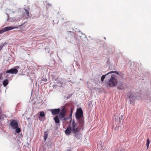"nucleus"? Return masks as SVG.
Instances as JSON below:
<instances>
[{"label": "nucleus", "mask_w": 151, "mask_h": 151, "mask_svg": "<svg viewBox=\"0 0 151 151\" xmlns=\"http://www.w3.org/2000/svg\"><path fill=\"white\" fill-rule=\"evenodd\" d=\"M76 119L78 120L80 125L82 127L84 123V119L83 117V112L81 108L77 109L76 114Z\"/></svg>", "instance_id": "f257e3e1"}, {"label": "nucleus", "mask_w": 151, "mask_h": 151, "mask_svg": "<svg viewBox=\"0 0 151 151\" xmlns=\"http://www.w3.org/2000/svg\"><path fill=\"white\" fill-rule=\"evenodd\" d=\"M70 126L71 127L72 132L73 133L76 134L81 129V128L79 127L78 125L76 122L74 120L73 121Z\"/></svg>", "instance_id": "f03ea898"}, {"label": "nucleus", "mask_w": 151, "mask_h": 151, "mask_svg": "<svg viewBox=\"0 0 151 151\" xmlns=\"http://www.w3.org/2000/svg\"><path fill=\"white\" fill-rule=\"evenodd\" d=\"M114 75H112L110 78L108 83L109 86L113 87L115 86L117 83V80L115 78Z\"/></svg>", "instance_id": "7ed1b4c3"}, {"label": "nucleus", "mask_w": 151, "mask_h": 151, "mask_svg": "<svg viewBox=\"0 0 151 151\" xmlns=\"http://www.w3.org/2000/svg\"><path fill=\"white\" fill-rule=\"evenodd\" d=\"M17 27L9 26L5 27L3 29L0 30V34L3 33L4 32L12 30L14 29L17 28Z\"/></svg>", "instance_id": "20e7f679"}, {"label": "nucleus", "mask_w": 151, "mask_h": 151, "mask_svg": "<svg viewBox=\"0 0 151 151\" xmlns=\"http://www.w3.org/2000/svg\"><path fill=\"white\" fill-rule=\"evenodd\" d=\"M66 111L65 109L63 107L61 109V111H60L59 113V117L60 119H62L65 116L66 114Z\"/></svg>", "instance_id": "39448f33"}, {"label": "nucleus", "mask_w": 151, "mask_h": 151, "mask_svg": "<svg viewBox=\"0 0 151 151\" xmlns=\"http://www.w3.org/2000/svg\"><path fill=\"white\" fill-rule=\"evenodd\" d=\"M60 109L59 108L51 109L50 111L52 115H57L60 112Z\"/></svg>", "instance_id": "423d86ee"}, {"label": "nucleus", "mask_w": 151, "mask_h": 151, "mask_svg": "<svg viewBox=\"0 0 151 151\" xmlns=\"http://www.w3.org/2000/svg\"><path fill=\"white\" fill-rule=\"evenodd\" d=\"M18 72V70L15 68H12L6 71V73L16 74Z\"/></svg>", "instance_id": "0eeeda50"}, {"label": "nucleus", "mask_w": 151, "mask_h": 151, "mask_svg": "<svg viewBox=\"0 0 151 151\" xmlns=\"http://www.w3.org/2000/svg\"><path fill=\"white\" fill-rule=\"evenodd\" d=\"M11 126L14 129L15 128L17 127L18 126V124L17 122L15 120H13L11 121L10 123Z\"/></svg>", "instance_id": "6e6552de"}, {"label": "nucleus", "mask_w": 151, "mask_h": 151, "mask_svg": "<svg viewBox=\"0 0 151 151\" xmlns=\"http://www.w3.org/2000/svg\"><path fill=\"white\" fill-rule=\"evenodd\" d=\"M71 132H72L71 127L69 126L67 128L65 132L67 135H68L70 134Z\"/></svg>", "instance_id": "1a4fd4ad"}, {"label": "nucleus", "mask_w": 151, "mask_h": 151, "mask_svg": "<svg viewBox=\"0 0 151 151\" xmlns=\"http://www.w3.org/2000/svg\"><path fill=\"white\" fill-rule=\"evenodd\" d=\"M117 88L119 90H124L125 89L124 86L121 82H119L118 83L117 86Z\"/></svg>", "instance_id": "9d476101"}, {"label": "nucleus", "mask_w": 151, "mask_h": 151, "mask_svg": "<svg viewBox=\"0 0 151 151\" xmlns=\"http://www.w3.org/2000/svg\"><path fill=\"white\" fill-rule=\"evenodd\" d=\"M54 119L56 123L60 124V120L58 116L57 115L55 117H54Z\"/></svg>", "instance_id": "9b49d317"}, {"label": "nucleus", "mask_w": 151, "mask_h": 151, "mask_svg": "<svg viewBox=\"0 0 151 151\" xmlns=\"http://www.w3.org/2000/svg\"><path fill=\"white\" fill-rule=\"evenodd\" d=\"M9 81L7 79L4 80L3 83V84L4 86L6 87L7 85L8 84Z\"/></svg>", "instance_id": "f8f14e48"}, {"label": "nucleus", "mask_w": 151, "mask_h": 151, "mask_svg": "<svg viewBox=\"0 0 151 151\" xmlns=\"http://www.w3.org/2000/svg\"><path fill=\"white\" fill-rule=\"evenodd\" d=\"M48 135V132H45L44 133V138L45 141L46 140Z\"/></svg>", "instance_id": "ddd939ff"}, {"label": "nucleus", "mask_w": 151, "mask_h": 151, "mask_svg": "<svg viewBox=\"0 0 151 151\" xmlns=\"http://www.w3.org/2000/svg\"><path fill=\"white\" fill-rule=\"evenodd\" d=\"M24 10H25V12L24 13V14L28 17H30L29 15V11L26 9H24Z\"/></svg>", "instance_id": "4468645a"}, {"label": "nucleus", "mask_w": 151, "mask_h": 151, "mask_svg": "<svg viewBox=\"0 0 151 151\" xmlns=\"http://www.w3.org/2000/svg\"><path fill=\"white\" fill-rule=\"evenodd\" d=\"M40 116L42 117H44L45 116V114L44 111H41L40 112Z\"/></svg>", "instance_id": "2eb2a0df"}, {"label": "nucleus", "mask_w": 151, "mask_h": 151, "mask_svg": "<svg viewBox=\"0 0 151 151\" xmlns=\"http://www.w3.org/2000/svg\"><path fill=\"white\" fill-rule=\"evenodd\" d=\"M150 143V140L149 139H147V142H146V146H147V149H148L149 148V144Z\"/></svg>", "instance_id": "dca6fc26"}, {"label": "nucleus", "mask_w": 151, "mask_h": 151, "mask_svg": "<svg viewBox=\"0 0 151 151\" xmlns=\"http://www.w3.org/2000/svg\"><path fill=\"white\" fill-rule=\"evenodd\" d=\"M16 129V132L17 133H19L21 131V129L20 128H19L18 127H17L15 128Z\"/></svg>", "instance_id": "f3484780"}, {"label": "nucleus", "mask_w": 151, "mask_h": 151, "mask_svg": "<svg viewBox=\"0 0 151 151\" xmlns=\"http://www.w3.org/2000/svg\"><path fill=\"white\" fill-rule=\"evenodd\" d=\"M75 137L78 139H80L81 138V134H76Z\"/></svg>", "instance_id": "a211bd4d"}, {"label": "nucleus", "mask_w": 151, "mask_h": 151, "mask_svg": "<svg viewBox=\"0 0 151 151\" xmlns=\"http://www.w3.org/2000/svg\"><path fill=\"white\" fill-rule=\"evenodd\" d=\"M107 75V74H106L105 75H103L101 76V80L102 82H103L104 79H105V78L106 76Z\"/></svg>", "instance_id": "6ab92c4d"}, {"label": "nucleus", "mask_w": 151, "mask_h": 151, "mask_svg": "<svg viewBox=\"0 0 151 151\" xmlns=\"http://www.w3.org/2000/svg\"><path fill=\"white\" fill-rule=\"evenodd\" d=\"M115 73L116 74H118V72L117 71H111L108 73H107V74H108L109 73Z\"/></svg>", "instance_id": "aec40b11"}, {"label": "nucleus", "mask_w": 151, "mask_h": 151, "mask_svg": "<svg viewBox=\"0 0 151 151\" xmlns=\"http://www.w3.org/2000/svg\"><path fill=\"white\" fill-rule=\"evenodd\" d=\"M64 119H63L64 121H66L68 120V118L67 117H65L63 118Z\"/></svg>", "instance_id": "412c9836"}, {"label": "nucleus", "mask_w": 151, "mask_h": 151, "mask_svg": "<svg viewBox=\"0 0 151 151\" xmlns=\"http://www.w3.org/2000/svg\"><path fill=\"white\" fill-rule=\"evenodd\" d=\"M132 97H131V96H129V98L130 99V101L131 104V100Z\"/></svg>", "instance_id": "4be33fe9"}, {"label": "nucleus", "mask_w": 151, "mask_h": 151, "mask_svg": "<svg viewBox=\"0 0 151 151\" xmlns=\"http://www.w3.org/2000/svg\"><path fill=\"white\" fill-rule=\"evenodd\" d=\"M2 75L1 73H0V80L2 78Z\"/></svg>", "instance_id": "5701e85b"}, {"label": "nucleus", "mask_w": 151, "mask_h": 151, "mask_svg": "<svg viewBox=\"0 0 151 151\" xmlns=\"http://www.w3.org/2000/svg\"><path fill=\"white\" fill-rule=\"evenodd\" d=\"M70 109H71V114H70V115H71L72 114V111H73V109L72 108H70Z\"/></svg>", "instance_id": "b1692460"}, {"label": "nucleus", "mask_w": 151, "mask_h": 151, "mask_svg": "<svg viewBox=\"0 0 151 151\" xmlns=\"http://www.w3.org/2000/svg\"><path fill=\"white\" fill-rule=\"evenodd\" d=\"M1 109L0 108V114H1Z\"/></svg>", "instance_id": "393cba45"}, {"label": "nucleus", "mask_w": 151, "mask_h": 151, "mask_svg": "<svg viewBox=\"0 0 151 151\" xmlns=\"http://www.w3.org/2000/svg\"><path fill=\"white\" fill-rule=\"evenodd\" d=\"M39 119L40 120H41V119H40V118L39 117Z\"/></svg>", "instance_id": "a878e982"}, {"label": "nucleus", "mask_w": 151, "mask_h": 151, "mask_svg": "<svg viewBox=\"0 0 151 151\" xmlns=\"http://www.w3.org/2000/svg\"><path fill=\"white\" fill-rule=\"evenodd\" d=\"M47 79H46V80H45V81H47Z\"/></svg>", "instance_id": "bb28decb"}, {"label": "nucleus", "mask_w": 151, "mask_h": 151, "mask_svg": "<svg viewBox=\"0 0 151 151\" xmlns=\"http://www.w3.org/2000/svg\"><path fill=\"white\" fill-rule=\"evenodd\" d=\"M47 79H46V80H45V81H47Z\"/></svg>", "instance_id": "cd10ccee"}, {"label": "nucleus", "mask_w": 151, "mask_h": 151, "mask_svg": "<svg viewBox=\"0 0 151 151\" xmlns=\"http://www.w3.org/2000/svg\"><path fill=\"white\" fill-rule=\"evenodd\" d=\"M67 151H71L70 150H68Z\"/></svg>", "instance_id": "c85d7f7f"}]
</instances>
